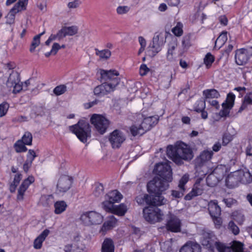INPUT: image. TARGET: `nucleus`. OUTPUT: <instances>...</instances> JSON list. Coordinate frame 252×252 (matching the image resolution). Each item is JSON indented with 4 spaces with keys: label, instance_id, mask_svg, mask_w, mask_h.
Here are the masks:
<instances>
[{
    "label": "nucleus",
    "instance_id": "f704fd0d",
    "mask_svg": "<svg viewBox=\"0 0 252 252\" xmlns=\"http://www.w3.org/2000/svg\"><path fill=\"white\" fill-rule=\"evenodd\" d=\"M235 99V95L232 93H229L227 94L226 99L222 104L232 108L234 105Z\"/></svg>",
    "mask_w": 252,
    "mask_h": 252
},
{
    "label": "nucleus",
    "instance_id": "20e7f679",
    "mask_svg": "<svg viewBox=\"0 0 252 252\" xmlns=\"http://www.w3.org/2000/svg\"><path fill=\"white\" fill-rule=\"evenodd\" d=\"M154 171L158 175L161 179L154 178L152 181L149 182L155 185L156 189L159 185H162L164 188V191L166 190V182H171L172 179V173L171 166L166 163H158L155 165Z\"/></svg>",
    "mask_w": 252,
    "mask_h": 252
},
{
    "label": "nucleus",
    "instance_id": "9b49d317",
    "mask_svg": "<svg viewBox=\"0 0 252 252\" xmlns=\"http://www.w3.org/2000/svg\"><path fill=\"white\" fill-rule=\"evenodd\" d=\"M125 140L123 132L119 129L114 130L109 136V141L113 149L119 148Z\"/></svg>",
    "mask_w": 252,
    "mask_h": 252
},
{
    "label": "nucleus",
    "instance_id": "de8ad7c7",
    "mask_svg": "<svg viewBox=\"0 0 252 252\" xmlns=\"http://www.w3.org/2000/svg\"><path fill=\"white\" fill-rule=\"evenodd\" d=\"M158 35H157V36H155L154 37L153 40L152 48L154 49V52H156V53H158L161 50V45L158 43Z\"/></svg>",
    "mask_w": 252,
    "mask_h": 252
},
{
    "label": "nucleus",
    "instance_id": "a878e982",
    "mask_svg": "<svg viewBox=\"0 0 252 252\" xmlns=\"http://www.w3.org/2000/svg\"><path fill=\"white\" fill-rule=\"evenodd\" d=\"M101 252H115V246L113 241L110 238L104 239L102 243Z\"/></svg>",
    "mask_w": 252,
    "mask_h": 252
},
{
    "label": "nucleus",
    "instance_id": "bb28decb",
    "mask_svg": "<svg viewBox=\"0 0 252 252\" xmlns=\"http://www.w3.org/2000/svg\"><path fill=\"white\" fill-rule=\"evenodd\" d=\"M78 31V27L76 26L70 27H63L60 30V34H62L63 39L66 36H73L76 34Z\"/></svg>",
    "mask_w": 252,
    "mask_h": 252
},
{
    "label": "nucleus",
    "instance_id": "3c124183",
    "mask_svg": "<svg viewBox=\"0 0 252 252\" xmlns=\"http://www.w3.org/2000/svg\"><path fill=\"white\" fill-rule=\"evenodd\" d=\"M221 105L222 109L220 111L219 115L221 117H226L229 115L230 111L232 108L225 106L224 104H222Z\"/></svg>",
    "mask_w": 252,
    "mask_h": 252
},
{
    "label": "nucleus",
    "instance_id": "473e14b6",
    "mask_svg": "<svg viewBox=\"0 0 252 252\" xmlns=\"http://www.w3.org/2000/svg\"><path fill=\"white\" fill-rule=\"evenodd\" d=\"M215 61V57L211 53H207L204 59L203 63L207 69H210L212 66V64Z\"/></svg>",
    "mask_w": 252,
    "mask_h": 252
},
{
    "label": "nucleus",
    "instance_id": "2f4dec72",
    "mask_svg": "<svg viewBox=\"0 0 252 252\" xmlns=\"http://www.w3.org/2000/svg\"><path fill=\"white\" fill-rule=\"evenodd\" d=\"M26 145L18 139L13 145V148L17 153H25L28 152V149L26 147Z\"/></svg>",
    "mask_w": 252,
    "mask_h": 252
},
{
    "label": "nucleus",
    "instance_id": "ddd939ff",
    "mask_svg": "<svg viewBox=\"0 0 252 252\" xmlns=\"http://www.w3.org/2000/svg\"><path fill=\"white\" fill-rule=\"evenodd\" d=\"M28 0H18V1L14 5L13 8L10 10L9 15V24L14 23L15 15L19 12L26 9L28 5Z\"/></svg>",
    "mask_w": 252,
    "mask_h": 252
},
{
    "label": "nucleus",
    "instance_id": "f8f14e48",
    "mask_svg": "<svg viewBox=\"0 0 252 252\" xmlns=\"http://www.w3.org/2000/svg\"><path fill=\"white\" fill-rule=\"evenodd\" d=\"M235 52V63L239 65H243L246 64L252 56V53L246 48L237 49Z\"/></svg>",
    "mask_w": 252,
    "mask_h": 252
},
{
    "label": "nucleus",
    "instance_id": "412c9836",
    "mask_svg": "<svg viewBox=\"0 0 252 252\" xmlns=\"http://www.w3.org/2000/svg\"><path fill=\"white\" fill-rule=\"evenodd\" d=\"M180 252H201V247L197 242L189 241L181 247Z\"/></svg>",
    "mask_w": 252,
    "mask_h": 252
},
{
    "label": "nucleus",
    "instance_id": "9d476101",
    "mask_svg": "<svg viewBox=\"0 0 252 252\" xmlns=\"http://www.w3.org/2000/svg\"><path fill=\"white\" fill-rule=\"evenodd\" d=\"M73 178L66 175H62L58 179L56 189L59 193H64L68 190L72 186Z\"/></svg>",
    "mask_w": 252,
    "mask_h": 252
},
{
    "label": "nucleus",
    "instance_id": "338daca9",
    "mask_svg": "<svg viewBox=\"0 0 252 252\" xmlns=\"http://www.w3.org/2000/svg\"><path fill=\"white\" fill-rule=\"evenodd\" d=\"M98 102V100L97 99H95L93 101H91L88 103H85L84 104V107L85 109H89L93 106H94V105L96 104Z\"/></svg>",
    "mask_w": 252,
    "mask_h": 252
},
{
    "label": "nucleus",
    "instance_id": "c756f323",
    "mask_svg": "<svg viewBox=\"0 0 252 252\" xmlns=\"http://www.w3.org/2000/svg\"><path fill=\"white\" fill-rule=\"evenodd\" d=\"M95 55L98 56L100 60L106 61L110 59L111 56V52L108 49L99 50L97 48L94 49Z\"/></svg>",
    "mask_w": 252,
    "mask_h": 252
},
{
    "label": "nucleus",
    "instance_id": "4d7b16f0",
    "mask_svg": "<svg viewBox=\"0 0 252 252\" xmlns=\"http://www.w3.org/2000/svg\"><path fill=\"white\" fill-rule=\"evenodd\" d=\"M81 1L79 0H74L73 1L68 2L67 6L69 8H76L80 5Z\"/></svg>",
    "mask_w": 252,
    "mask_h": 252
},
{
    "label": "nucleus",
    "instance_id": "69168bd1",
    "mask_svg": "<svg viewBox=\"0 0 252 252\" xmlns=\"http://www.w3.org/2000/svg\"><path fill=\"white\" fill-rule=\"evenodd\" d=\"M22 175L21 173H18L16 175H15L13 181L12 183L14 184H16L17 185H19L20 181L22 179Z\"/></svg>",
    "mask_w": 252,
    "mask_h": 252
},
{
    "label": "nucleus",
    "instance_id": "6ab92c4d",
    "mask_svg": "<svg viewBox=\"0 0 252 252\" xmlns=\"http://www.w3.org/2000/svg\"><path fill=\"white\" fill-rule=\"evenodd\" d=\"M203 191L202 186L200 184L199 181H196L193 185L191 190L185 195L184 199L186 200H190L193 197L201 195Z\"/></svg>",
    "mask_w": 252,
    "mask_h": 252
},
{
    "label": "nucleus",
    "instance_id": "bf43d9fd",
    "mask_svg": "<svg viewBox=\"0 0 252 252\" xmlns=\"http://www.w3.org/2000/svg\"><path fill=\"white\" fill-rule=\"evenodd\" d=\"M60 33H61L60 30H59L58 32L57 33V34H52L49 37L50 38V40L53 41L56 39H58V40H61V39H62L63 36H62V34H60Z\"/></svg>",
    "mask_w": 252,
    "mask_h": 252
},
{
    "label": "nucleus",
    "instance_id": "4c0bfd02",
    "mask_svg": "<svg viewBox=\"0 0 252 252\" xmlns=\"http://www.w3.org/2000/svg\"><path fill=\"white\" fill-rule=\"evenodd\" d=\"M129 131L131 134L134 137L138 135H142L144 134L142 132L143 129L142 128L140 125H139L138 126L135 125H132L129 127Z\"/></svg>",
    "mask_w": 252,
    "mask_h": 252
},
{
    "label": "nucleus",
    "instance_id": "f257e3e1",
    "mask_svg": "<svg viewBox=\"0 0 252 252\" xmlns=\"http://www.w3.org/2000/svg\"><path fill=\"white\" fill-rule=\"evenodd\" d=\"M147 187L150 194H145L142 200L149 206L143 210V217L151 223L160 222L163 215L158 206L164 204V198L162 196V192L164 188L162 185H159L156 189L155 185L151 183H148Z\"/></svg>",
    "mask_w": 252,
    "mask_h": 252
},
{
    "label": "nucleus",
    "instance_id": "052dcab7",
    "mask_svg": "<svg viewBox=\"0 0 252 252\" xmlns=\"http://www.w3.org/2000/svg\"><path fill=\"white\" fill-rule=\"evenodd\" d=\"M61 48V46L58 43H54L51 49V52H52V54L56 55L58 51Z\"/></svg>",
    "mask_w": 252,
    "mask_h": 252
},
{
    "label": "nucleus",
    "instance_id": "e433bc0d",
    "mask_svg": "<svg viewBox=\"0 0 252 252\" xmlns=\"http://www.w3.org/2000/svg\"><path fill=\"white\" fill-rule=\"evenodd\" d=\"M244 245L243 243L237 241H234L231 246L232 252H244Z\"/></svg>",
    "mask_w": 252,
    "mask_h": 252
},
{
    "label": "nucleus",
    "instance_id": "72a5a7b5",
    "mask_svg": "<svg viewBox=\"0 0 252 252\" xmlns=\"http://www.w3.org/2000/svg\"><path fill=\"white\" fill-rule=\"evenodd\" d=\"M94 195L97 197H101L104 194V189L101 183H96L94 185Z\"/></svg>",
    "mask_w": 252,
    "mask_h": 252
},
{
    "label": "nucleus",
    "instance_id": "c03bdc74",
    "mask_svg": "<svg viewBox=\"0 0 252 252\" xmlns=\"http://www.w3.org/2000/svg\"><path fill=\"white\" fill-rule=\"evenodd\" d=\"M205 108V102L202 100H198L196 101L194 105V111L199 113Z\"/></svg>",
    "mask_w": 252,
    "mask_h": 252
},
{
    "label": "nucleus",
    "instance_id": "cd10ccee",
    "mask_svg": "<svg viewBox=\"0 0 252 252\" xmlns=\"http://www.w3.org/2000/svg\"><path fill=\"white\" fill-rule=\"evenodd\" d=\"M54 213L60 215L63 213L67 208V204L64 200H58L54 202Z\"/></svg>",
    "mask_w": 252,
    "mask_h": 252
},
{
    "label": "nucleus",
    "instance_id": "603ef678",
    "mask_svg": "<svg viewBox=\"0 0 252 252\" xmlns=\"http://www.w3.org/2000/svg\"><path fill=\"white\" fill-rule=\"evenodd\" d=\"M232 217L233 219L237 221L240 224H242L245 220L244 216L241 214L238 213L237 212H234Z\"/></svg>",
    "mask_w": 252,
    "mask_h": 252
},
{
    "label": "nucleus",
    "instance_id": "a18cd8bd",
    "mask_svg": "<svg viewBox=\"0 0 252 252\" xmlns=\"http://www.w3.org/2000/svg\"><path fill=\"white\" fill-rule=\"evenodd\" d=\"M233 139V135L229 133H224L222 137V145L226 146Z\"/></svg>",
    "mask_w": 252,
    "mask_h": 252
},
{
    "label": "nucleus",
    "instance_id": "b1692460",
    "mask_svg": "<svg viewBox=\"0 0 252 252\" xmlns=\"http://www.w3.org/2000/svg\"><path fill=\"white\" fill-rule=\"evenodd\" d=\"M117 220L114 217L112 216L105 221L102 225L100 232L102 233H106L108 230L112 229L116 225Z\"/></svg>",
    "mask_w": 252,
    "mask_h": 252
},
{
    "label": "nucleus",
    "instance_id": "2eb2a0df",
    "mask_svg": "<svg viewBox=\"0 0 252 252\" xmlns=\"http://www.w3.org/2000/svg\"><path fill=\"white\" fill-rule=\"evenodd\" d=\"M35 179L32 175L29 176L22 182L18 190L17 198L19 200H23L25 192L29 188V186L34 182Z\"/></svg>",
    "mask_w": 252,
    "mask_h": 252
},
{
    "label": "nucleus",
    "instance_id": "c85d7f7f",
    "mask_svg": "<svg viewBox=\"0 0 252 252\" xmlns=\"http://www.w3.org/2000/svg\"><path fill=\"white\" fill-rule=\"evenodd\" d=\"M227 40V32L225 31H222L217 38L215 43V48H220Z\"/></svg>",
    "mask_w": 252,
    "mask_h": 252
},
{
    "label": "nucleus",
    "instance_id": "58836bf2",
    "mask_svg": "<svg viewBox=\"0 0 252 252\" xmlns=\"http://www.w3.org/2000/svg\"><path fill=\"white\" fill-rule=\"evenodd\" d=\"M42 34V33L38 34L36 35H35L32 42L30 48V51L31 52H33L34 51L35 49L39 46L40 43V36Z\"/></svg>",
    "mask_w": 252,
    "mask_h": 252
},
{
    "label": "nucleus",
    "instance_id": "ea45409f",
    "mask_svg": "<svg viewBox=\"0 0 252 252\" xmlns=\"http://www.w3.org/2000/svg\"><path fill=\"white\" fill-rule=\"evenodd\" d=\"M189 177L188 174H185L181 177L178 184V187L180 189L186 191L185 185L189 182Z\"/></svg>",
    "mask_w": 252,
    "mask_h": 252
},
{
    "label": "nucleus",
    "instance_id": "393cba45",
    "mask_svg": "<svg viewBox=\"0 0 252 252\" xmlns=\"http://www.w3.org/2000/svg\"><path fill=\"white\" fill-rule=\"evenodd\" d=\"M50 231L45 229L34 240L33 242V247L35 249H40L42 246V243L46 238L49 235Z\"/></svg>",
    "mask_w": 252,
    "mask_h": 252
},
{
    "label": "nucleus",
    "instance_id": "f03ea898",
    "mask_svg": "<svg viewBox=\"0 0 252 252\" xmlns=\"http://www.w3.org/2000/svg\"><path fill=\"white\" fill-rule=\"evenodd\" d=\"M100 81L102 84L94 89V94L98 96L104 95L113 92L120 81L119 73L116 70L100 69Z\"/></svg>",
    "mask_w": 252,
    "mask_h": 252
},
{
    "label": "nucleus",
    "instance_id": "4be33fe9",
    "mask_svg": "<svg viewBox=\"0 0 252 252\" xmlns=\"http://www.w3.org/2000/svg\"><path fill=\"white\" fill-rule=\"evenodd\" d=\"M208 209L211 217L220 216L221 215V208L218 205L217 200L210 201L208 203Z\"/></svg>",
    "mask_w": 252,
    "mask_h": 252
},
{
    "label": "nucleus",
    "instance_id": "8fccbe9b",
    "mask_svg": "<svg viewBox=\"0 0 252 252\" xmlns=\"http://www.w3.org/2000/svg\"><path fill=\"white\" fill-rule=\"evenodd\" d=\"M192 45L189 35L185 36L182 40V46L184 49H188Z\"/></svg>",
    "mask_w": 252,
    "mask_h": 252
},
{
    "label": "nucleus",
    "instance_id": "09e8293b",
    "mask_svg": "<svg viewBox=\"0 0 252 252\" xmlns=\"http://www.w3.org/2000/svg\"><path fill=\"white\" fill-rule=\"evenodd\" d=\"M9 107V104L6 102H3L0 104V117L6 115Z\"/></svg>",
    "mask_w": 252,
    "mask_h": 252
},
{
    "label": "nucleus",
    "instance_id": "13d9d810",
    "mask_svg": "<svg viewBox=\"0 0 252 252\" xmlns=\"http://www.w3.org/2000/svg\"><path fill=\"white\" fill-rule=\"evenodd\" d=\"M185 191H183L182 189L180 190H173L172 191V195L175 198H181L182 197L185 193Z\"/></svg>",
    "mask_w": 252,
    "mask_h": 252
},
{
    "label": "nucleus",
    "instance_id": "f3484780",
    "mask_svg": "<svg viewBox=\"0 0 252 252\" xmlns=\"http://www.w3.org/2000/svg\"><path fill=\"white\" fill-rule=\"evenodd\" d=\"M106 196L108 200L103 202L105 208H107V204L111 206L115 203L119 202L123 198L122 194L117 190H113L109 192L106 194Z\"/></svg>",
    "mask_w": 252,
    "mask_h": 252
},
{
    "label": "nucleus",
    "instance_id": "423d86ee",
    "mask_svg": "<svg viewBox=\"0 0 252 252\" xmlns=\"http://www.w3.org/2000/svg\"><path fill=\"white\" fill-rule=\"evenodd\" d=\"M238 182L249 184L252 182V175L249 171H237L228 175L225 179L226 186L233 189L237 186Z\"/></svg>",
    "mask_w": 252,
    "mask_h": 252
},
{
    "label": "nucleus",
    "instance_id": "7c9ffc66",
    "mask_svg": "<svg viewBox=\"0 0 252 252\" xmlns=\"http://www.w3.org/2000/svg\"><path fill=\"white\" fill-rule=\"evenodd\" d=\"M206 100L212 98H218L220 96L219 92L216 89H207L203 92Z\"/></svg>",
    "mask_w": 252,
    "mask_h": 252
},
{
    "label": "nucleus",
    "instance_id": "a211bd4d",
    "mask_svg": "<svg viewBox=\"0 0 252 252\" xmlns=\"http://www.w3.org/2000/svg\"><path fill=\"white\" fill-rule=\"evenodd\" d=\"M213 155L214 153L212 151L208 150L203 151L195 159L196 165L199 167L203 166L212 159Z\"/></svg>",
    "mask_w": 252,
    "mask_h": 252
},
{
    "label": "nucleus",
    "instance_id": "4468645a",
    "mask_svg": "<svg viewBox=\"0 0 252 252\" xmlns=\"http://www.w3.org/2000/svg\"><path fill=\"white\" fill-rule=\"evenodd\" d=\"M182 222L181 220L176 217H171L168 220L165 224V227L168 231L178 233L181 231Z\"/></svg>",
    "mask_w": 252,
    "mask_h": 252
},
{
    "label": "nucleus",
    "instance_id": "aec40b11",
    "mask_svg": "<svg viewBox=\"0 0 252 252\" xmlns=\"http://www.w3.org/2000/svg\"><path fill=\"white\" fill-rule=\"evenodd\" d=\"M37 156L35 151L32 149H29L26 155V160L23 165V169L25 173H28L31 168L32 162L35 158Z\"/></svg>",
    "mask_w": 252,
    "mask_h": 252
},
{
    "label": "nucleus",
    "instance_id": "1a4fd4ad",
    "mask_svg": "<svg viewBox=\"0 0 252 252\" xmlns=\"http://www.w3.org/2000/svg\"><path fill=\"white\" fill-rule=\"evenodd\" d=\"M6 85L10 90L13 89V94L19 93L23 89V83L21 82L20 74L13 70L8 78Z\"/></svg>",
    "mask_w": 252,
    "mask_h": 252
},
{
    "label": "nucleus",
    "instance_id": "680f3d73",
    "mask_svg": "<svg viewBox=\"0 0 252 252\" xmlns=\"http://www.w3.org/2000/svg\"><path fill=\"white\" fill-rule=\"evenodd\" d=\"M212 178H216L214 174H211L209 175L206 178V183L208 186L209 187H214L216 185V183H212L211 180Z\"/></svg>",
    "mask_w": 252,
    "mask_h": 252
},
{
    "label": "nucleus",
    "instance_id": "39448f33",
    "mask_svg": "<svg viewBox=\"0 0 252 252\" xmlns=\"http://www.w3.org/2000/svg\"><path fill=\"white\" fill-rule=\"evenodd\" d=\"M69 129L83 143H87L88 139L91 137V126L84 120H80L77 124L69 126Z\"/></svg>",
    "mask_w": 252,
    "mask_h": 252
},
{
    "label": "nucleus",
    "instance_id": "c9c22d12",
    "mask_svg": "<svg viewBox=\"0 0 252 252\" xmlns=\"http://www.w3.org/2000/svg\"><path fill=\"white\" fill-rule=\"evenodd\" d=\"M32 134L30 132L27 131L24 132L21 139L20 140L26 145L31 146L32 144Z\"/></svg>",
    "mask_w": 252,
    "mask_h": 252
},
{
    "label": "nucleus",
    "instance_id": "e2e57ef3",
    "mask_svg": "<svg viewBox=\"0 0 252 252\" xmlns=\"http://www.w3.org/2000/svg\"><path fill=\"white\" fill-rule=\"evenodd\" d=\"M175 50V47L174 46H171L168 49L166 57L168 60L171 61L172 59V55L174 50Z\"/></svg>",
    "mask_w": 252,
    "mask_h": 252
},
{
    "label": "nucleus",
    "instance_id": "7ed1b4c3",
    "mask_svg": "<svg viewBox=\"0 0 252 252\" xmlns=\"http://www.w3.org/2000/svg\"><path fill=\"white\" fill-rule=\"evenodd\" d=\"M167 154L169 158L178 165L183 164V160L189 161L193 157L192 150L184 143L176 146L171 145L168 146Z\"/></svg>",
    "mask_w": 252,
    "mask_h": 252
},
{
    "label": "nucleus",
    "instance_id": "37998d69",
    "mask_svg": "<svg viewBox=\"0 0 252 252\" xmlns=\"http://www.w3.org/2000/svg\"><path fill=\"white\" fill-rule=\"evenodd\" d=\"M183 24L178 22L176 26L172 29V32L175 36H181L183 33Z\"/></svg>",
    "mask_w": 252,
    "mask_h": 252
},
{
    "label": "nucleus",
    "instance_id": "5701e85b",
    "mask_svg": "<svg viewBox=\"0 0 252 252\" xmlns=\"http://www.w3.org/2000/svg\"><path fill=\"white\" fill-rule=\"evenodd\" d=\"M111 206V207H107V208H108L112 213L119 216H124L127 211V207L123 203H121L119 205H112Z\"/></svg>",
    "mask_w": 252,
    "mask_h": 252
},
{
    "label": "nucleus",
    "instance_id": "49530a36",
    "mask_svg": "<svg viewBox=\"0 0 252 252\" xmlns=\"http://www.w3.org/2000/svg\"><path fill=\"white\" fill-rule=\"evenodd\" d=\"M228 228L234 235H238L240 232V229L237 225L235 224L232 220L229 221L228 223Z\"/></svg>",
    "mask_w": 252,
    "mask_h": 252
},
{
    "label": "nucleus",
    "instance_id": "774afa93",
    "mask_svg": "<svg viewBox=\"0 0 252 252\" xmlns=\"http://www.w3.org/2000/svg\"><path fill=\"white\" fill-rule=\"evenodd\" d=\"M166 1L169 6H177L180 2V0H166Z\"/></svg>",
    "mask_w": 252,
    "mask_h": 252
},
{
    "label": "nucleus",
    "instance_id": "a19ab883",
    "mask_svg": "<svg viewBox=\"0 0 252 252\" xmlns=\"http://www.w3.org/2000/svg\"><path fill=\"white\" fill-rule=\"evenodd\" d=\"M215 246L219 252H232L231 246H226L220 242H216Z\"/></svg>",
    "mask_w": 252,
    "mask_h": 252
},
{
    "label": "nucleus",
    "instance_id": "5fc2aeb1",
    "mask_svg": "<svg viewBox=\"0 0 252 252\" xmlns=\"http://www.w3.org/2000/svg\"><path fill=\"white\" fill-rule=\"evenodd\" d=\"M216 228H220L222 223V219L220 216L211 217Z\"/></svg>",
    "mask_w": 252,
    "mask_h": 252
},
{
    "label": "nucleus",
    "instance_id": "864d4df0",
    "mask_svg": "<svg viewBox=\"0 0 252 252\" xmlns=\"http://www.w3.org/2000/svg\"><path fill=\"white\" fill-rule=\"evenodd\" d=\"M130 10V7L128 6H119L117 8V12L119 15H122L127 13Z\"/></svg>",
    "mask_w": 252,
    "mask_h": 252
},
{
    "label": "nucleus",
    "instance_id": "0eeeda50",
    "mask_svg": "<svg viewBox=\"0 0 252 252\" xmlns=\"http://www.w3.org/2000/svg\"><path fill=\"white\" fill-rule=\"evenodd\" d=\"M82 223L86 226L97 225L101 223L103 217L95 211H89L83 213L80 217Z\"/></svg>",
    "mask_w": 252,
    "mask_h": 252
},
{
    "label": "nucleus",
    "instance_id": "6e6552de",
    "mask_svg": "<svg viewBox=\"0 0 252 252\" xmlns=\"http://www.w3.org/2000/svg\"><path fill=\"white\" fill-rule=\"evenodd\" d=\"M90 122L96 130L101 134L105 132L109 124L108 120L104 116L97 114L92 115Z\"/></svg>",
    "mask_w": 252,
    "mask_h": 252
},
{
    "label": "nucleus",
    "instance_id": "79ce46f5",
    "mask_svg": "<svg viewBox=\"0 0 252 252\" xmlns=\"http://www.w3.org/2000/svg\"><path fill=\"white\" fill-rule=\"evenodd\" d=\"M67 91V87L65 85L62 84L56 86L53 89L54 94L57 95L59 96L63 94Z\"/></svg>",
    "mask_w": 252,
    "mask_h": 252
},
{
    "label": "nucleus",
    "instance_id": "0e129e2a",
    "mask_svg": "<svg viewBox=\"0 0 252 252\" xmlns=\"http://www.w3.org/2000/svg\"><path fill=\"white\" fill-rule=\"evenodd\" d=\"M206 101L212 106L214 107L216 109H219L220 105L219 101L217 100H206Z\"/></svg>",
    "mask_w": 252,
    "mask_h": 252
},
{
    "label": "nucleus",
    "instance_id": "dca6fc26",
    "mask_svg": "<svg viewBox=\"0 0 252 252\" xmlns=\"http://www.w3.org/2000/svg\"><path fill=\"white\" fill-rule=\"evenodd\" d=\"M142 116L143 121L140 125L143 129V133H145L155 126L158 123V120L155 116L145 117L143 114H142Z\"/></svg>",
    "mask_w": 252,
    "mask_h": 252
},
{
    "label": "nucleus",
    "instance_id": "6e6d98bb",
    "mask_svg": "<svg viewBox=\"0 0 252 252\" xmlns=\"http://www.w3.org/2000/svg\"><path fill=\"white\" fill-rule=\"evenodd\" d=\"M149 70H150V69L147 67V65L146 64L143 63L140 65V70H139L140 74L141 76H145L148 73V72L149 71Z\"/></svg>",
    "mask_w": 252,
    "mask_h": 252
}]
</instances>
